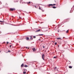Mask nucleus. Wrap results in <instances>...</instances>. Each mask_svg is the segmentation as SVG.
I'll return each instance as SVG.
<instances>
[{"label": "nucleus", "mask_w": 74, "mask_h": 74, "mask_svg": "<svg viewBox=\"0 0 74 74\" xmlns=\"http://www.w3.org/2000/svg\"><path fill=\"white\" fill-rule=\"evenodd\" d=\"M56 4H49L48 5V6L49 7L50 6H53V5H55Z\"/></svg>", "instance_id": "1"}, {"label": "nucleus", "mask_w": 74, "mask_h": 74, "mask_svg": "<svg viewBox=\"0 0 74 74\" xmlns=\"http://www.w3.org/2000/svg\"><path fill=\"white\" fill-rule=\"evenodd\" d=\"M45 56H44V54H43L42 55V59H43V60H44V57Z\"/></svg>", "instance_id": "2"}, {"label": "nucleus", "mask_w": 74, "mask_h": 74, "mask_svg": "<svg viewBox=\"0 0 74 74\" xmlns=\"http://www.w3.org/2000/svg\"><path fill=\"white\" fill-rule=\"evenodd\" d=\"M15 10V9L14 8H11L10 9V11H14V10Z\"/></svg>", "instance_id": "3"}, {"label": "nucleus", "mask_w": 74, "mask_h": 74, "mask_svg": "<svg viewBox=\"0 0 74 74\" xmlns=\"http://www.w3.org/2000/svg\"><path fill=\"white\" fill-rule=\"evenodd\" d=\"M25 39H26V40H29V38L28 37H27L25 38Z\"/></svg>", "instance_id": "4"}, {"label": "nucleus", "mask_w": 74, "mask_h": 74, "mask_svg": "<svg viewBox=\"0 0 74 74\" xmlns=\"http://www.w3.org/2000/svg\"><path fill=\"white\" fill-rule=\"evenodd\" d=\"M26 71H27V70H26V69H24L23 70V72H26Z\"/></svg>", "instance_id": "5"}, {"label": "nucleus", "mask_w": 74, "mask_h": 74, "mask_svg": "<svg viewBox=\"0 0 74 74\" xmlns=\"http://www.w3.org/2000/svg\"><path fill=\"white\" fill-rule=\"evenodd\" d=\"M40 29H38V30H36V32H40Z\"/></svg>", "instance_id": "6"}, {"label": "nucleus", "mask_w": 74, "mask_h": 74, "mask_svg": "<svg viewBox=\"0 0 74 74\" xmlns=\"http://www.w3.org/2000/svg\"><path fill=\"white\" fill-rule=\"evenodd\" d=\"M24 66V64H22L21 66V67H23Z\"/></svg>", "instance_id": "7"}, {"label": "nucleus", "mask_w": 74, "mask_h": 74, "mask_svg": "<svg viewBox=\"0 0 74 74\" xmlns=\"http://www.w3.org/2000/svg\"><path fill=\"white\" fill-rule=\"evenodd\" d=\"M33 51H36V49H35V48H34L33 49Z\"/></svg>", "instance_id": "8"}, {"label": "nucleus", "mask_w": 74, "mask_h": 74, "mask_svg": "<svg viewBox=\"0 0 74 74\" xmlns=\"http://www.w3.org/2000/svg\"><path fill=\"white\" fill-rule=\"evenodd\" d=\"M57 40H61V38H57Z\"/></svg>", "instance_id": "9"}, {"label": "nucleus", "mask_w": 74, "mask_h": 74, "mask_svg": "<svg viewBox=\"0 0 74 74\" xmlns=\"http://www.w3.org/2000/svg\"><path fill=\"white\" fill-rule=\"evenodd\" d=\"M29 36L30 37V39L32 40H33V38H32V36Z\"/></svg>", "instance_id": "10"}, {"label": "nucleus", "mask_w": 74, "mask_h": 74, "mask_svg": "<svg viewBox=\"0 0 74 74\" xmlns=\"http://www.w3.org/2000/svg\"><path fill=\"white\" fill-rule=\"evenodd\" d=\"M39 10H41L42 9H41V7H40V6H39Z\"/></svg>", "instance_id": "11"}, {"label": "nucleus", "mask_w": 74, "mask_h": 74, "mask_svg": "<svg viewBox=\"0 0 74 74\" xmlns=\"http://www.w3.org/2000/svg\"><path fill=\"white\" fill-rule=\"evenodd\" d=\"M39 36H44V35L43 34H39Z\"/></svg>", "instance_id": "12"}, {"label": "nucleus", "mask_w": 74, "mask_h": 74, "mask_svg": "<svg viewBox=\"0 0 74 74\" xmlns=\"http://www.w3.org/2000/svg\"><path fill=\"white\" fill-rule=\"evenodd\" d=\"M28 66L27 65H26L24 66L25 67H28Z\"/></svg>", "instance_id": "13"}, {"label": "nucleus", "mask_w": 74, "mask_h": 74, "mask_svg": "<svg viewBox=\"0 0 74 74\" xmlns=\"http://www.w3.org/2000/svg\"><path fill=\"white\" fill-rule=\"evenodd\" d=\"M69 69H72V66H69Z\"/></svg>", "instance_id": "14"}, {"label": "nucleus", "mask_w": 74, "mask_h": 74, "mask_svg": "<svg viewBox=\"0 0 74 74\" xmlns=\"http://www.w3.org/2000/svg\"><path fill=\"white\" fill-rule=\"evenodd\" d=\"M53 8H56V7L55 6H53L52 7Z\"/></svg>", "instance_id": "15"}, {"label": "nucleus", "mask_w": 74, "mask_h": 74, "mask_svg": "<svg viewBox=\"0 0 74 74\" xmlns=\"http://www.w3.org/2000/svg\"><path fill=\"white\" fill-rule=\"evenodd\" d=\"M26 73V72H23V74H25Z\"/></svg>", "instance_id": "16"}, {"label": "nucleus", "mask_w": 74, "mask_h": 74, "mask_svg": "<svg viewBox=\"0 0 74 74\" xmlns=\"http://www.w3.org/2000/svg\"><path fill=\"white\" fill-rule=\"evenodd\" d=\"M31 3V2H28L27 4H30Z\"/></svg>", "instance_id": "17"}, {"label": "nucleus", "mask_w": 74, "mask_h": 74, "mask_svg": "<svg viewBox=\"0 0 74 74\" xmlns=\"http://www.w3.org/2000/svg\"><path fill=\"white\" fill-rule=\"evenodd\" d=\"M56 67H55L54 68V70H56Z\"/></svg>", "instance_id": "18"}, {"label": "nucleus", "mask_w": 74, "mask_h": 74, "mask_svg": "<svg viewBox=\"0 0 74 74\" xmlns=\"http://www.w3.org/2000/svg\"><path fill=\"white\" fill-rule=\"evenodd\" d=\"M33 38H36V36H33Z\"/></svg>", "instance_id": "19"}, {"label": "nucleus", "mask_w": 74, "mask_h": 74, "mask_svg": "<svg viewBox=\"0 0 74 74\" xmlns=\"http://www.w3.org/2000/svg\"><path fill=\"white\" fill-rule=\"evenodd\" d=\"M11 52V51L10 50H9L8 51H7V53H8V52Z\"/></svg>", "instance_id": "20"}, {"label": "nucleus", "mask_w": 74, "mask_h": 74, "mask_svg": "<svg viewBox=\"0 0 74 74\" xmlns=\"http://www.w3.org/2000/svg\"><path fill=\"white\" fill-rule=\"evenodd\" d=\"M41 10L42 12H44V10H42V9Z\"/></svg>", "instance_id": "21"}, {"label": "nucleus", "mask_w": 74, "mask_h": 74, "mask_svg": "<svg viewBox=\"0 0 74 74\" xmlns=\"http://www.w3.org/2000/svg\"><path fill=\"white\" fill-rule=\"evenodd\" d=\"M56 44H57V42H56L55 43L54 45H56Z\"/></svg>", "instance_id": "22"}, {"label": "nucleus", "mask_w": 74, "mask_h": 74, "mask_svg": "<svg viewBox=\"0 0 74 74\" xmlns=\"http://www.w3.org/2000/svg\"><path fill=\"white\" fill-rule=\"evenodd\" d=\"M56 57H54L53 59H56Z\"/></svg>", "instance_id": "23"}, {"label": "nucleus", "mask_w": 74, "mask_h": 74, "mask_svg": "<svg viewBox=\"0 0 74 74\" xmlns=\"http://www.w3.org/2000/svg\"><path fill=\"white\" fill-rule=\"evenodd\" d=\"M8 43H9V42H7V44H8Z\"/></svg>", "instance_id": "24"}, {"label": "nucleus", "mask_w": 74, "mask_h": 74, "mask_svg": "<svg viewBox=\"0 0 74 74\" xmlns=\"http://www.w3.org/2000/svg\"><path fill=\"white\" fill-rule=\"evenodd\" d=\"M45 46H43V48H45Z\"/></svg>", "instance_id": "25"}, {"label": "nucleus", "mask_w": 74, "mask_h": 74, "mask_svg": "<svg viewBox=\"0 0 74 74\" xmlns=\"http://www.w3.org/2000/svg\"><path fill=\"white\" fill-rule=\"evenodd\" d=\"M68 30L66 31V33H68Z\"/></svg>", "instance_id": "26"}, {"label": "nucleus", "mask_w": 74, "mask_h": 74, "mask_svg": "<svg viewBox=\"0 0 74 74\" xmlns=\"http://www.w3.org/2000/svg\"><path fill=\"white\" fill-rule=\"evenodd\" d=\"M10 48H11V45H10Z\"/></svg>", "instance_id": "27"}, {"label": "nucleus", "mask_w": 74, "mask_h": 74, "mask_svg": "<svg viewBox=\"0 0 74 74\" xmlns=\"http://www.w3.org/2000/svg\"><path fill=\"white\" fill-rule=\"evenodd\" d=\"M35 8H37V7H36V6H35Z\"/></svg>", "instance_id": "28"}, {"label": "nucleus", "mask_w": 74, "mask_h": 74, "mask_svg": "<svg viewBox=\"0 0 74 74\" xmlns=\"http://www.w3.org/2000/svg\"><path fill=\"white\" fill-rule=\"evenodd\" d=\"M0 22L1 23V22H3L1 21H0Z\"/></svg>", "instance_id": "29"}, {"label": "nucleus", "mask_w": 74, "mask_h": 74, "mask_svg": "<svg viewBox=\"0 0 74 74\" xmlns=\"http://www.w3.org/2000/svg\"><path fill=\"white\" fill-rule=\"evenodd\" d=\"M38 40H39V41H40V40H41V39H39Z\"/></svg>", "instance_id": "30"}, {"label": "nucleus", "mask_w": 74, "mask_h": 74, "mask_svg": "<svg viewBox=\"0 0 74 74\" xmlns=\"http://www.w3.org/2000/svg\"><path fill=\"white\" fill-rule=\"evenodd\" d=\"M28 48V47H26V48L27 49V48Z\"/></svg>", "instance_id": "31"}, {"label": "nucleus", "mask_w": 74, "mask_h": 74, "mask_svg": "<svg viewBox=\"0 0 74 74\" xmlns=\"http://www.w3.org/2000/svg\"><path fill=\"white\" fill-rule=\"evenodd\" d=\"M19 18H21V17H19Z\"/></svg>", "instance_id": "32"}, {"label": "nucleus", "mask_w": 74, "mask_h": 74, "mask_svg": "<svg viewBox=\"0 0 74 74\" xmlns=\"http://www.w3.org/2000/svg\"><path fill=\"white\" fill-rule=\"evenodd\" d=\"M71 12H70V13H71Z\"/></svg>", "instance_id": "33"}, {"label": "nucleus", "mask_w": 74, "mask_h": 74, "mask_svg": "<svg viewBox=\"0 0 74 74\" xmlns=\"http://www.w3.org/2000/svg\"><path fill=\"white\" fill-rule=\"evenodd\" d=\"M70 63H71V62H70L69 64H70Z\"/></svg>", "instance_id": "34"}, {"label": "nucleus", "mask_w": 74, "mask_h": 74, "mask_svg": "<svg viewBox=\"0 0 74 74\" xmlns=\"http://www.w3.org/2000/svg\"><path fill=\"white\" fill-rule=\"evenodd\" d=\"M55 2H56V1H55Z\"/></svg>", "instance_id": "35"}, {"label": "nucleus", "mask_w": 74, "mask_h": 74, "mask_svg": "<svg viewBox=\"0 0 74 74\" xmlns=\"http://www.w3.org/2000/svg\"><path fill=\"white\" fill-rule=\"evenodd\" d=\"M28 49H29V48H28Z\"/></svg>", "instance_id": "36"}, {"label": "nucleus", "mask_w": 74, "mask_h": 74, "mask_svg": "<svg viewBox=\"0 0 74 74\" xmlns=\"http://www.w3.org/2000/svg\"><path fill=\"white\" fill-rule=\"evenodd\" d=\"M1 24H2L1 23Z\"/></svg>", "instance_id": "37"}]
</instances>
